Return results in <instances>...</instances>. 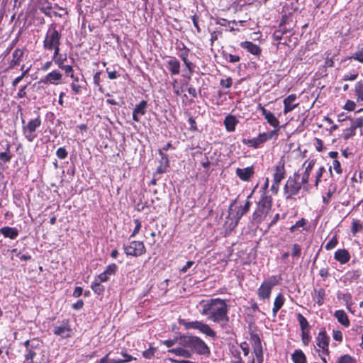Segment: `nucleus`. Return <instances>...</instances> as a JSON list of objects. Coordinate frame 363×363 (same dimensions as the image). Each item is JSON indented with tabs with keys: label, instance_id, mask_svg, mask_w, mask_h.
<instances>
[{
	"label": "nucleus",
	"instance_id": "obj_32",
	"mask_svg": "<svg viewBox=\"0 0 363 363\" xmlns=\"http://www.w3.org/2000/svg\"><path fill=\"white\" fill-rule=\"evenodd\" d=\"M290 30L284 27V22H281L278 28L275 30L272 35L274 40L277 41V44L280 43V40L282 38L284 34H286Z\"/></svg>",
	"mask_w": 363,
	"mask_h": 363
},
{
	"label": "nucleus",
	"instance_id": "obj_59",
	"mask_svg": "<svg viewBox=\"0 0 363 363\" xmlns=\"http://www.w3.org/2000/svg\"><path fill=\"white\" fill-rule=\"evenodd\" d=\"M60 69L64 70L67 77L74 78V69L72 66L64 65L62 66V67H60Z\"/></svg>",
	"mask_w": 363,
	"mask_h": 363
},
{
	"label": "nucleus",
	"instance_id": "obj_43",
	"mask_svg": "<svg viewBox=\"0 0 363 363\" xmlns=\"http://www.w3.org/2000/svg\"><path fill=\"white\" fill-rule=\"evenodd\" d=\"M223 57L228 62L236 63L240 60V57L238 55H233L227 52L223 51L222 52Z\"/></svg>",
	"mask_w": 363,
	"mask_h": 363
},
{
	"label": "nucleus",
	"instance_id": "obj_46",
	"mask_svg": "<svg viewBox=\"0 0 363 363\" xmlns=\"http://www.w3.org/2000/svg\"><path fill=\"white\" fill-rule=\"evenodd\" d=\"M325 172V168L323 166H320L315 172L314 186L318 188L319 183L321 181L323 173Z\"/></svg>",
	"mask_w": 363,
	"mask_h": 363
},
{
	"label": "nucleus",
	"instance_id": "obj_23",
	"mask_svg": "<svg viewBox=\"0 0 363 363\" xmlns=\"http://www.w3.org/2000/svg\"><path fill=\"white\" fill-rule=\"evenodd\" d=\"M147 101L142 100L138 104L135 105L133 111V120L135 122L140 121V116H144L147 112Z\"/></svg>",
	"mask_w": 363,
	"mask_h": 363
},
{
	"label": "nucleus",
	"instance_id": "obj_50",
	"mask_svg": "<svg viewBox=\"0 0 363 363\" xmlns=\"http://www.w3.org/2000/svg\"><path fill=\"white\" fill-rule=\"evenodd\" d=\"M350 59H354L361 63H363V46L359 47L358 50L354 52Z\"/></svg>",
	"mask_w": 363,
	"mask_h": 363
},
{
	"label": "nucleus",
	"instance_id": "obj_34",
	"mask_svg": "<svg viewBox=\"0 0 363 363\" xmlns=\"http://www.w3.org/2000/svg\"><path fill=\"white\" fill-rule=\"evenodd\" d=\"M291 359L294 363H306V356L301 349L295 350L291 354Z\"/></svg>",
	"mask_w": 363,
	"mask_h": 363
},
{
	"label": "nucleus",
	"instance_id": "obj_3",
	"mask_svg": "<svg viewBox=\"0 0 363 363\" xmlns=\"http://www.w3.org/2000/svg\"><path fill=\"white\" fill-rule=\"evenodd\" d=\"M273 206V199L269 194H261L260 198L256 202V206L252 214V223H262L269 214Z\"/></svg>",
	"mask_w": 363,
	"mask_h": 363
},
{
	"label": "nucleus",
	"instance_id": "obj_40",
	"mask_svg": "<svg viewBox=\"0 0 363 363\" xmlns=\"http://www.w3.org/2000/svg\"><path fill=\"white\" fill-rule=\"evenodd\" d=\"M300 175H301L300 183L303 186V189L304 191H308L309 188H310V185H309L308 182H309V179H310L311 174L302 172L301 174H300Z\"/></svg>",
	"mask_w": 363,
	"mask_h": 363
},
{
	"label": "nucleus",
	"instance_id": "obj_42",
	"mask_svg": "<svg viewBox=\"0 0 363 363\" xmlns=\"http://www.w3.org/2000/svg\"><path fill=\"white\" fill-rule=\"evenodd\" d=\"M363 230V223L357 219H353L352 222L351 231L353 235L361 232Z\"/></svg>",
	"mask_w": 363,
	"mask_h": 363
},
{
	"label": "nucleus",
	"instance_id": "obj_13",
	"mask_svg": "<svg viewBox=\"0 0 363 363\" xmlns=\"http://www.w3.org/2000/svg\"><path fill=\"white\" fill-rule=\"evenodd\" d=\"M182 48L179 49L180 52L179 53V57L182 60L189 73V75L191 76L195 72L196 66L189 59L190 50L184 43H182Z\"/></svg>",
	"mask_w": 363,
	"mask_h": 363
},
{
	"label": "nucleus",
	"instance_id": "obj_30",
	"mask_svg": "<svg viewBox=\"0 0 363 363\" xmlns=\"http://www.w3.org/2000/svg\"><path fill=\"white\" fill-rule=\"evenodd\" d=\"M239 123L238 118L231 114L225 116L223 123L225 127V129L228 132H233L235 130V127Z\"/></svg>",
	"mask_w": 363,
	"mask_h": 363
},
{
	"label": "nucleus",
	"instance_id": "obj_16",
	"mask_svg": "<svg viewBox=\"0 0 363 363\" xmlns=\"http://www.w3.org/2000/svg\"><path fill=\"white\" fill-rule=\"evenodd\" d=\"M11 144L7 140L0 141V160L4 164L11 162L13 154L11 152Z\"/></svg>",
	"mask_w": 363,
	"mask_h": 363
},
{
	"label": "nucleus",
	"instance_id": "obj_22",
	"mask_svg": "<svg viewBox=\"0 0 363 363\" xmlns=\"http://www.w3.org/2000/svg\"><path fill=\"white\" fill-rule=\"evenodd\" d=\"M273 179L274 181L281 182L285 179L286 171L285 169V164L283 161H279L275 166L273 167Z\"/></svg>",
	"mask_w": 363,
	"mask_h": 363
},
{
	"label": "nucleus",
	"instance_id": "obj_19",
	"mask_svg": "<svg viewBox=\"0 0 363 363\" xmlns=\"http://www.w3.org/2000/svg\"><path fill=\"white\" fill-rule=\"evenodd\" d=\"M257 109L261 111L262 115L271 126L274 128L279 127V121L273 113L266 109L264 106H262L261 104H259Z\"/></svg>",
	"mask_w": 363,
	"mask_h": 363
},
{
	"label": "nucleus",
	"instance_id": "obj_39",
	"mask_svg": "<svg viewBox=\"0 0 363 363\" xmlns=\"http://www.w3.org/2000/svg\"><path fill=\"white\" fill-rule=\"evenodd\" d=\"M339 298L342 299L345 302L346 307L347 310L352 313L353 311L351 310V306L353 305L352 297L350 293H344L341 295L338 296Z\"/></svg>",
	"mask_w": 363,
	"mask_h": 363
},
{
	"label": "nucleus",
	"instance_id": "obj_7",
	"mask_svg": "<svg viewBox=\"0 0 363 363\" xmlns=\"http://www.w3.org/2000/svg\"><path fill=\"white\" fill-rule=\"evenodd\" d=\"M43 342L38 338L28 340L23 342L25 347L24 361L23 363H41L40 362H35L37 352L40 350Z\"/></svg>",
	"mask_w": 363,
	"mask_h": 363
},
{
	"label": "nucleus",
	"instance_id": "obj_37",
	"mask_svg": "<svg viewBox=\"0 0 363 363\" xmlns=\"http://www.w3.org/2000/svg\"><path fill=\"white\" fill-rule=\"evenodd\" d=\"M354 91L357 102H363V80H360L355 84Z\"/></svg>",
	"mask_w": 363,
	"mask_h": 363
},
{
	"label": "nucleus",
	"instance_id": "obj_51",
	"mask_svg": "<svg viewBox=\"0 0 363 363\" xmlns=\"http://www.w3.org/2000/svg\"><path fill=\"white\" fill-rule=\"evenodd\" d=\"M311 330L302 331L301 334V341L304 346H308L311 341Z\"/></svg>",
	"mask_w": 363,
	"mask_h": 363
},
{
	"label": "nucleus",
	"instance_id": "obj_52",
	"mask_svg": "<svg viewBox=\"0 0 363 363\" xmlns=\"http://www.w3.org/2000/svg\"><path fill=\"white\" fill-rule=\"evenodd\" d=\"M118 271V266L115 263L108 264L104 271L106 274L109 277L114 275Z\"/></svg>",
	"mask_w": 363,
	"mask_h": 363
},
{
	"label": "nucleus",
	"instance_id": "obj_6",
	"mask_svg": "<svg viewBox=\"0 0 363 363\" xmlns=\"http://www.w3.org/2000/svg\"><path fill=\"white\" fill-rule=\"evenodd\" d=\"M179 325H183L186 330H197L201 333L213 339L217 337L216 331L213 328H211L209 325L205 323L203 321H188L185 319L179 318Z\"/></svg>",
	"mask_w": 363,
	"mask_h": 363
},
{
	"label": "nucleus",
	"instance_id": "obj_25",
	"mask_svg": "<svg viewBox=\"0 0 363 363\" xmlns=\"http://www.w3.org/2000/svg\"><path fill=\"white\" fill-rule=\"evenodd\" d=\"M240 47L248 52L259 58L262 54V48L251 41H243L240 43Z\"/></svg>",
	"mask_w": 363,
	"mask_h": 363
},
{
	"label": "nucleus",
	"instance_id": "obj_38",
	"mask_svg": "<svg viewBox=\"0 0 363 363\" xmlns=\"http://www.w3.org/2000/svg\"><path fill=\"white\" fill-rule=\"evenodd\" d=\"M296 318L299 323L301 331L311 330V326L310 325L307 319L300 313L296 314Z\"/></svg>",
	"mask_w": 363,
	"mask_h": 363
},
{
	"label": "nucleus",
	"instance_id": "obj_8",
	"mask_svg": "<svg viewBox=\"0 0 363 363\" xmlns=\"http://www.w3.org/2000/svg\"><path fill=\"white\" fill-rule=\"evenodd\" d=\"M61 38L62 34L57 30V23L55 22L52 23L48 28L43 42L44 50L61 43Z\"/></svg>",
	"mask_w": 363,
	"mask_h": 363
},
{
	"label": "nucleus",
	"instance_id": "obj_58",
	"mask_svg": "<svg viewBox=\"0 0 363 363\" xmlns=\"http://www.w3.org/2000/svg\"><path fill=\"white\" fill-rule=\"evenodd\" d=\"M156 352V349L155 347H150L147 350H145L143 352V356L145 359H151L155 356V353Z\"/></svg>",
	"mask_w": 363,
	"mask_h": 363
},
{
	"label": "nucleus",
	"instance_id": "obj_12",
	"mask_svg": "<svg viewBox=\"0 0 363 363\" xmlns=\"http://www.w3.org/2000/svg\"><path fill=\"white\" fill-rule=\"evenodd\" d=\"M123 249L127 256L140 257L146 252L145 246L142 241L133 240L128 244H123Z\"/></svg>",
	"mask_w": 363,
	"mask_h": 363
},
{
	"label": "nucleus",
	"instance_id": "obj_45",
	"mask_svg": "<svg viewBox=\"0 0 363 363\" xmlns=\"http://www.w3.org/2000/svg\"><path fill=\"white\" fill-rule=\"evenodd\" d=\"M337 363H357V359L350 354H343L338 357Z\"/></svg>",
	"mask_w": 363,
	"mask_h": 363
},
{
	"label": "nucleus",
	"instance_id": "obj_15",
	"mask_svg": "<svg viewBox=\"0 0 363 363\" xmlns=\"http://www.w3.org/2000/svg\"><path fill=\"white\" fill-rule=\"evenodd\" d=\"M62 74L58 70H53L42 77L39 83L43 84L58 85L62 83Z\"/></svg>",
	"mask_w": 363,
	"mask_h": 363
},
{
	"label": "nucleus",
	"instance_id": "obj_20",
	"mask_svg": "<svg viewBox=\"0 0 363 363\" xmlns=\"http://www.w3.org/2000/svg\"><path fill=\"white\" fill-rule=\"evenodd\" d=\"M297 100V96L294 94H291L286 96L284 101V113L287 114L289 112H291L294 109H295L298 105L299 103L296 102Z\"/></svg>",
	"mask_w": 363,
	"mask_h": 363
},
{
	"label": "nucleus",
	"instance_id": "obj_4",
	"mask_svg": "<svg viewBox=\"0 0 363 363\" xmlns=\"http://www.w3.org/2000/svg\"><path fill=\"white\" fill-rule=\"evenodd\" d=\"M300 173L296 172L287 179L284 186V196L286 201L295 200L303 186L300 183Z\"/></svg>",
	"mask_w": 363,
	"mask_h": 363
},
{
	"label": "nucleus",
	"instance_id": "obj_64",
	"mask_svg": "<svg viewBox=\"0 0 363 363\" xmlns=\"http://www.w3.org/2000/svg\"><path fill=\"white\" fill-rule=\"evenodd\" d=\"M333 168L337 174H341L342 173V169L341 167V164L339 160H333Z\"/></svg>",
	"mask_w": 363,
	"mask_h": 363
},
{
	"label": "nucleus",
	"instance_id": "obj_21",
	"mask_svg": "<svg viewBox=\"0 0 363 363\" xmlns=\"http://www.w3.org/2000/svg\"><path fill=\"white\" fill-rule=\"evenodd\" d=\"M166 67L172 76L179 74L181 63L177 57H169L166 61Z\"/></svg>",
	"mask_w": 363,
	"mask_h": 363
},
{
	"label": "nucleus",
	"instance_id": "obj_62",
	"mask_svg": "<svg viewBox=\"0 0 363 363\" xmlns=\"http://www.w3.org/2000/svg\"><path fill=\"white\" fill-rule=\"evenodd\" d=\"M343 139L347 140L350 138L354 137L356 135V132L352 130L350 128H346L344 130Z\"/></svg>",
	"mask_w": 363,
	"mask_h": 363
},
{
	"label": "nucleus",
	"instance_id": "obj_35",
	"mask_svg": "<svg viewBox=\"0 0 363 363\" xmlns=\"http://www.w3.org/2000/svg\"><path fill=\"white\" fill-rule=\"evenodd\" d=\"M313 298L315 303L319 306H322L324 303L325 298V290L323 288L314 290Z\"/></svg>",
	"mask_w": 363,
	"mask_h": 363
},
{
	"label": "nucleus",
	"instance_id": "obj_36",
	"mask_svg": "<svg viewBox=\"0 0 363 363\" xmlns=\"http://www.w3.org/2000/svg\"><path fill=\"white\" fill-rule=\"evenodd\" d=\"M117 353L120 354L123 357V358L121 359L115 357V363H128L131 362L132 360L136 359V358L132 357L128 353L127 349L125 348H122L121 352H117Z\"/></svg>",
	"mask_w": 363,
	"mask_h": 363
},
{
	"label": "nucleus",
	"instance_id": "obj_18",
	"mask_svg": "<svg viewBox=\"0 0 363 363\" xmlns=\"http://www.w3.org/2000/svg\"><path fill=\"white\" fill-rule=\"evenodd\" d=\"M235 174L240 180L250 182L255 174L254 167L250 166L245 168H237Z\"/></svg>",
	"mask_w": 363,
	"mask_h": 363
},
{
	"label": "nucleus",
	"instance_id": "obj_49",
	"mask_svg": "<svg viewBox=\"0 0 363 363\" xmlns=\"http://www.w3.org/2000/svg\"><path fill=\"white\" fill-rule=\"evenodd\" d=\"M232 353V363H243V360L240 355V351L238 349H233L231 350Z\"/></svg>",
	"mask_w": 363,
	"mask_h": 363
},
{
	"label": "nucleus",
	"instance_id": "obj_5",
	"mask_svg": "<svg viewBox=\"0 0 363 363\" xmlns=\"http://www.w3.org/2000/svg\"><path fill=\"white\" fill-rule=\"evenodd\" d=\"M253 191H252V193L247 196V200L245 201V203L243 206L235 207L237 202L236 199L230 203L228 208V212L229 216L232 215V223L230 225H233V228H235L238 225L241 218L250 211L252 205V203L250 201V198H251Z\"/></svg>",
	"mask_w": 363,
	"mask_h": 363
},
{
	"label": "nucleus",
	"instance_id": "obj_47",
	"mask_svg": "<svg viewBox=\"0 0 363 363\" xmlns=\"http://www.w3.org/2000/svg\"><path fill=\"white\" fill-rule=\"evenodd\" d=\"M315 164V160L312 159L310 160H306L303 164V167L305 169L303 172L311 174L312 169H313Z\"/></svg>",
	"mask_w": 363,
	"mask_h": 363
},
{
	"label": "nucleus",
	"instance_id": "obj_33",
	"mask_svg": "<svg viewBox=\"0 0 363 363\" xmlns=\"http://www.w3.org/2000/svg\"><path fill=\"white\" fill-rule=\"evenodd\" d=\"M285 302V298L281 293L278 294L276 296L274 301V306L272 308V312L274 316L277 315V312L281 309V308L284 306Z\"/></svg>",
	"mask_w": 363,
	"mask_h": 363
},
{
	"label": "nucleus",
	"instance_id": "obj_55",
	"mask_svg": "<svg viewBox=\"0 0 363 363\" xmlns=\"http://www.w3.org/2000/svg\"><path fill=\"white\" fill-rule=\"evenodd\" d=\"M338 243L336 235H334L325 245V248L326 250H330L335 247Z\"/></svg>",
	"mask_w": 363,
	"mask_h": 363
},
{
	"label": "nucleus",
	"instance_id": "obj_60",
	"mask_svg": "<svg viewBox=\"0 0 363 363\" xmlns=\"http://www.w3.org/2000/svg\"><path fill=\"white\" fill-rule=\"evenodd\" d=\"M216 23L218 24V25H220L221 26H229L230 23H233V24H237V21L233 20L232 21H228L227 19H225V18H218L216 21Z\"/></svg>",
	"mask_w": 363,
	"mask_h": 363
},
{
	"label": "nucleus",
	"instance_id": "obj_2",
	"mask_svg": "<svg viewBox=\"0 0 363 363\" xmlns=\"http://www.w3.org/2000/svg\"><path fill=\"white\" fill-rule=\"evenodd\" d=\"M202 310L200 311L202 315L216 323L224 326L229 322V306L226 301L220 298L201 300L199 302Z\"/></svg>",
	"mask_w": 363,
	"mask_h": 363
},
{
	"label": "nucleus",
	"instance_id": "obj_54",
	"mask_svg": "<svg viewBox=\"0 0 363 363\" xmlns=\"http://www.w3.org/2000/svg\"><path fill=\"white\" fill-rule=\"evenodd\" d=\"M52 60L58 66L59 68L62 67V66L65 65V62L67 60V55L60 54L57 55V58H52Z\"/></svg>",
	"mask_w": 363,
	"mask_h": 363
},
{
	"label": "nucleus",
	"instance_id": "obj_27",
	"mask_svg": "<svg viewBox=\"0 0 363 363\" xmlns=\"http://www.w3.org/2000/svg\"><path fill=\"white\" fill-rule=\"evenodd\" d=\"M351 258V255L346 249H338L334 254V259L342 264L347 263Z\"/></svg>",
	"mask_w": 363,
	"mask_h": 363
},
{
	"label": "nucleus",
	"instance_id": "obj_41",
	"mask_svg": "<svg viewBox=\"0 0 363 363\" xmlns=\"http://www.w3.org/2000/svg\"><path fill=\"white\" fill-rule=\"evenodd\" d=\"M351 123L350 128L356 132L357 128L363 127V116L353 119L350 117V118Z\"/></svg>",
	"mask_w": 363,
	"mask_h": 363
},
{
	"label": "nucleus",
	"instance_id": "obj_53",
	"mask_svg": "<svg viewBox=\"0 0 363 363\" xmlns=\"http://www.w3.org/2000/svg\"><path fill=\"white\" fill-rule=\"evenodd\" d=\"M133 222L135 225L134 230L130 235V238H134L138 235L142 228V223L139 219H134Z\"/></svg>",
	"mask_w": 363,
	"mask_h": 363
},
{
	"label": "nucleus",
	"instance_id": "obj_48",
	"mask_svg": "<svg viewBox=\"0 0 363 363\" xmlns=\"http://www.w3.org/2000/svg\"><path fill=\"white\" fill-rule=\"evenodd\" d=\"M172 147V144L169 142L167 143L163 147L162 150H159V155L161 156L162 160H164L166 163L168 164L169 158L168 155L163 152V151H167L169 149Z\"/></svg>",
	"mask_w": 363,
	"mask_h": 363
},
{
	"label": "nucleus",
	"instance_id": "obj_9",
	"mask_svg": "<svg viewBox=\"0 0 363 363\" xmlns=\"http://www.w3.org/2000/svg\"><path fill=\"white\" fill-rule=\"evenodd\" d=\"M21 121L23 123L22 132L25 138L28 142H33L37 137L36 130L40 128L42 123L40 116H38L36 118L30 120L26 125L24 124L25 120L23 118H22Z\"/></svg>",
	"mask_w": 363,
	"mask_h": 363
},
{
	"label": "nucleus",
	"instance_id": "obj_1",
	"mask_svg": "<svg viewBox=\"0 0 363 363\" xmlns=\"http://www.w3.org/2000/svg\"><path fill=\"white\" fill-rule=\"evenodd\" d=\"M179 347L168 350L169 353L186 359L191 358L194 354L208 356L210 354V348L207 344L199 337L183 334L178 337Z\"/></svg>",
	"mask_w": 363,
	"mask_h": 363
},
{
	"label": "nucleus",
	"instance_id": "obj_10",
	"mask_svg": "<svg viewBox=\"0 0 363 363\" xmlns=\"http://www.w3.org/2000/svg\"><path fill=\"white\" fill-rule=\"evenodd\" d=\"M279 280L280 277L278 276H272L268 279L264 280L257 290L259 298L260 300L269 299L273 287L279 284Z\"/></svg>",
	"mask_w": 363,
	"mask_h": 363
},
{
	"label": "nucleus",
	"instance_id": "obj_11",
	"mask_svg": "<svg viewBox=\"0 0 363 363\" xmlns=\"http://www.w3.org/2000/svg\"><path fill=\"white\" fill-rule=\"evenodd\" d=\"M54 335L60 337L62 339H67L72 337L74 332L68 319L59 320L54 325L52 329Z\"/></svg>",
	"mask_w": 363,
	"mask_h": 363
},
{
	"label": "nucleus",
	"instance_id": "obj_56",
	"mask_svg": "<svg viewBox=\"0 0 363 363\" xmlns=\"http://www.w3.org/2000/svg\"><path fill=\"white\" fill-rule=\"evenodd\" d=\"M56 156L60 160H65L68 156V152L64 147H59L56 151Z\"/></svg>",
	"mask_w": 363,
	"mask_h": 363
},
{
	"label": "nucleus",
	"instance_id": "obj_61",
	"mask_svg": "<svg viewBox=\"0 0 363 363\" xmlns=\"http://www.w3.org/2000/svg\"><path fill=\"white\" fill-rule=\"evenodd\" d=\"M301 254V246L298 245V244H294L293 246H292V252H291V255L292 257H300Z\"/></svg>",
	"mask_w": 363,
	"mask_h": 363
},
{
	"label": "nucleus",
	"instance_id": "obj_28",
	"mask_svg": "<svg viewBox=\"0 0 363 363\" xmlns=\"http://www.w3.org/2000/svg\"><path fill=\"white\" fill-rule=\"evenodd\" d=\"M330 338L328 335L325 328H322L315 337L316 345L318 347L329 346Z\"/></svg>",
	"mask_w": 363,
	"mask_h": 363
},
{
	"label": "nucleus",
	"instance_id": "obj_63",
	"mask_svg": "<svg viewBox=\"0 0 363 363\" xmlns=\"http://www.w3.org/2000/svg\"><path fill=\"white\" fill-rule=\"evenodd\" d=\"M316 150L318 152H322L324 149L323 147V142L321 139L315 138L314 139V143H313Z\"/></svg>",
	"mask_w": 363,
	"mask_h": 363
},
{
	"label": "nucleus",
	"instance_id": "obj_31",
	"mask_svg": "<svg viewBox=\"0 0 363 363\" xmlns=\"http://www.w3.org/2000/svg\"><path fill=\"white\" fill-rule=\"evenodd\" d=\"M334 316L337 320L338 323L345 328H348L350 325L349 318L344 310L335 311Z\"/></svg>",
	"mask_w": 363,
	"mask_h": 363
},
{
	"label": "nucleus",
	"instance_id": "obj_14",
	"mask_svg": "<svg viewBox=\"0 0 363 363\" xmlns=\"http://www.w3.org/2000/svg\"><path fill=\"white\" fill-rule=\"evenodd\" d=\"M25 49L17 48L13 50L11 60H9L7 70L12 69L17 66H20L23 61Z\"/></svg>",
	"mask_w": 363,
	"mask_h": 363
},
{
	"label": "nucleus",
	"instance_id": "obj_29",
	"mask_svg": "<svg viewBox=\"0 0 363 363\" xmlns=\"http://www.w3.org/2000/svg\"><path fill=\"white\" fill-rule=\"evenodd\" d=\"M0 234L6 238L14 240L18 236L19 231L16 228L4 226L0 228Z\"/></svg>",
	"mask_w": 363,
	"mask_h": 363
},
{
	"label": "nucleus",
	"instance_id": "obj_17",
	"mask_svg": "<svg viewBox=\"0 0 363 363\" xmlns=\"http://www.w3.org/2000/svg\"><path fill=\"white\" fill-rule=\"evenodd\" d=\"M251 340L252 341V347L257 363H263L264 356L261 340L257 334L251 335Z\"/></svg>",
	"mask_w": 363,
	"mask_h": 363
},
{
	"label": "nucleus",
	"instance_id": "obj_57",
	"mask_svg": "<svg viewBox=\"0 0 363 363\" xmlns=\"http://www.w3.org/2000/svg\"><path fill=\"white\" fill-rule=\"evenodd\" d=\"M101 72H96L94 77H93V81H94V83L96 86H99V89L101 92H103V88L101 85Z\"/></svg>",
	"mask_w": 363,
	"mask_h": 363
},
{
	"label": "nucleus",
	"instance_id": "obj_26",
	"mask_svg": "<svg viewBox=\"0 0 363 363\" xmlns=\"http://www.w3.org/2000/svg\"><path fill=\"white\" fill-rule=\"evenodd\" d=\"M359 270H352L347 272L341 278V281L345 284H349L354 281H357L360 277Z\"/></svg>",
	"mask_w": 363,
	"mask_h": 363
},
{
	"label": "nucleus",
	"instance_id": "obj_44",
	"mask_svg": "<svg viewBox=\"0 0 363 363\" xmlns=\"http://www.w3.org/2000/svg\"><path fill=\"white\" fill-rule=\"evenodd\" d=\"M91 288L94 292L98 295L102 294L104 291V286L99 283L98 279H95L91 284Z\"/></svg>",
	"mask_w": 363,
	"mask_h": 363
},
{
	"label": "nucleus",
	"instance_id": "obj_24",
	"mask_svg": "<svg viewBox=\"0 0 363 363\" xmlns=\"http://www.w3.org/2000/svg\"><path fill=\"white\" fill-rule=\"evenodd\" d=\"M267 141V138L262 133H259L257 138H253L252 139H243L242 143L253 148L257 149L261 147V145Z\"/></svg>",
	"mask_w": 363,
	"mask_h": 363
}]
</instances>
